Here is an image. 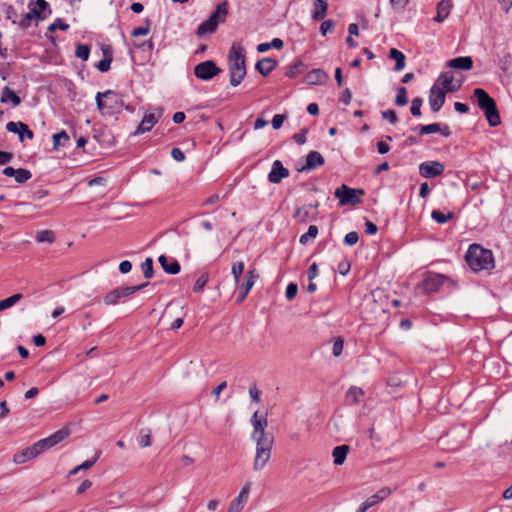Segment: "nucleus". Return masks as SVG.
<instances>
[{
  "instance_id": "nucleus-1",
  "label": "nucleus",
  "mask_w": 512,
  "mask_h": 512,
  "mask_svg": "<svg viewBox=\"0 0 512 512\" xmlns=\"http://www.w3.org/2000/svg\"><path fill=\"white\" fill-rule=\"evenodd\" d=\"M465 261L469 268L475 272L490 271L495 267L494 256L491 250L479 244H471L465 254Z\"/></svg>"
},
{
  "instance_id": "nucleus-2",
  "label": "nucleus",
  "mask_w": 512,
  "mask_h": 512,
  "mask_svg": "<svg viewBox=\"0 0 512 512\" xmlns=\"http://www.w3.org/2000/svg\"><path fill=\"white\" fill-rule=\"evenodd\" d=\"M478 107L484 112L486 120L491 127L501 123L495 100L482 88L473 91Z\"/></svg>"
},
{
  "instance_id": "nucleus-3",
  "label": "nucleus",
  "mask_w": 512,
  "mask_h": 512,
  "mask_svg": "<svg viewBox=\"0 0 512 512\" xmlns=\"http://www.w3.org/2000/svg\"><path fill=\"white\" fill-rule=\"evenodd\" d=\"M448 92V74L442 73L430 90L429 103L433 112H437L445 102Z\"/></svg>"
},
{
  "instance_id": "nucleus-4",
  "label": "nucleus",
  "mask_w": 512,
  "mask_h": 512,
  "mask_svg": "<svg viewBox=\"0 0 512 512\" xmlns=\"http://www.w3.org/2000/svg\"><path fill=\"white\" fill-rule=\"evenodd\" d=\"M96 104L102 114L118 112L120 107L123 106L119 95L112 90H107L103 93L98 92L96 95Z\"/></svg>"
},
{
  "instance_id": "nucleus-5",
  "label": "nucleus",
  "mask_w": 512,
  "mask_h": 512,
  "mask_svg": "<svg viewBox=\"0 0 512 512\" xmlns=\"http://www.w3.org/2000/svg\"><path fill=\"white\" fill-rule=\"evenodd\" d=\"M256 442V455L253 463L255 471H260L264 468L266 463L271 457V450L274 443V437L270 436L264 439L254 440Z\"/></svg>"
},
{
  "instance_id": "nucleus-6",
  "label": "nucleus",
  "mask_w": 512,
  "mask_h": 512,
  "mask_svg": "<svg viewBox=\"0 0 512 512\" xmlns=\"http://www.w3.org/2000/svg\"><path fill=\"white\" fill-rule=\"evenodd\" d=\"M147 285H148V283L135 285V286L117 287V288L109 291L104 296L103 301L107 306L116 305L120 301V299L128 297L137 291H140Z\"/></svg>"
},
{
  "instance_id": "nucleus-7",
  "label": "nucleus",
  "mask_w": 512,
  "mask_h": 512,
  "mask_svg": "<svg viewBox=\"0 0 512 512\" xmlns=\"http://www.w3.org/2000/svg\"><path fill=\"white\" fill-rule=\"evenodd\" d=\"M335 197L339 199L340 205H357L362 202L360 195H364V190L350 188L346 184H342L341 187L335 191Z\"/></svg>"
},
{
  "instance_id": "nucleus-8",
  "label": "nucleus",
  "mask_w": 512,
  "mask_h": 512,
  "mask_svg": "<svg viewBox=\"0 0 512 512\" xmlns=\"http://www.w3.org/2000/svg\"><path fill=\"white\" fill-rule=\"evenodd\" d=\"M221 69L217 67L213 60H206L197 64L194 68V74L201 80H211L214 76L218 75Z\"/></svg>"
},
{
  "instance_id": "nucleus-9",
  "label": "nucleus",
  "mask_w": 512,
  "mask_h": 512,
  "mask_svg": "<svg viewBox=\"0 0 512 512\" xmlns=\"http://www.w3.org/2000/svg\"><path fill=\"white\" fill-rule=\"evenodd\" d=\"M164 113L163 108H156L155 112H146L141 123L134 132L135 135L149 132L153 126L158 122Z\"/></svg>"
},
{
  "instance_id": "nucleus-10",
  "label": "nucleus",
  "mask_w": 512,
  "mask_h": 512,
  "mask_svg": "<svg viewBox=\"0 0 512 512\" xmlns=\"http://www.w3.org/2000/svg\"><path fill=\"white\" fill-rule=\"evenodd\" d=\"M70 434V430L68 428H62L49 437L39 440L37 442L38 447H40L41 451L44 452L47 449L52 448L53 446L57 445L61 441H63L65 438H67Z\"/></svg>"
},
{
  "instance_id": "nucleus-11",
  "label": "nucleus",
  "mask_w": 512,
  "mask_h": 512,
  "mask_svg": "<svg viewBox=\"0 0 512 512\" xmlns=\"http://www.w3.org/2000/svg\"><path fill=\"white\" fill-rule=\"evenodd\" d=\"M445 165L438 161H425L419 165V173L424 178H434L441 175Z\"/></svg>"
},
{
  "instance_id": "nucleus-12",
  "label": "nucleus",
  "mask_w": 512,
  "mask_h": 512,
  "mask_svg": "<svg viewBox=\"0 0 512 512\" xmlns=\"http://www.w3.org/2000/svg\"><path fill=\"white\" fill-rule=\"evenodd\" d=\"M446 276L443 274L427 273L421 283L422 290L429 294L435 292L445 282Z\"/></svg>"
},
{
  "instance_id": "nucleus-13",
  "label": "nucleus",
  "mask_w": 512,
  "mask_h": 512,
  "mask_svg": "<svg viewBox=\"0 0 512 512\" xmlns=\"http://www.w3.org/2000/svg\"><path fill=\"white\" fill-rule=\"evenodd\" d=\"M6 129L11 133H16L19 136V140L21 142L24 141L25 138L32 140L34 138V133L29 129L28 125L18 121V122H8L6 124Z\"/></svg>"
},
{
  "instance_id": "nucleus-14",
  "label": "nucleus",
  "mask_w": 512,
  "mask_h": 512,
  "mask_svg": "<svg viewBox=\"0 0 512 512\" xmlns=\"http://www.w3.org/2000/svg\"><path fill=\"white\" fill-rule=\"evenodd\" d=\"M288 176L289 170L283 166L280 160H275L272 164L271 171L268 174L269 182L272 184H278Z\"/></svg>"
},
{
  "instance_id": "nucleus-15",
  "label": "nucleus",
  "mask_w": 512,
  "mask_h": 512,
  "mask_svg": "<svg viewBox=\"0 0 512 512\" xmlns=\"http://www.w3.org/2000/svg\"><path fill=\"white\" fill-rule=\"evenodd\" d=\"M229 70H236L241 68H246L245 65V55L242 52L240 47H236L233 45L229 51Z\"/></svg>"
},
{
  "instance_id": "nucleus-16",
  "label": "nucleus",
  "mask_w": 512,
  "mask_h": 512,
  "mask_svg": "<svg viewBox=\"0 0 512 512\" xmlns=\"http://www.w3.org/2000/svg\"><path fill=\"white\" fill-rule=\"evenodd\" d=\"M41 453H42V451H41L40 447H38V444L36 442L34 445L17 452L13 457V461L16 464H23V463L35 458L36 456H38Z\"/></svg>"
},
{
  "instance_id": "nucleus-17",
  "label": "nucleus",
  "mask_w": 512,
  "mask_h": 512,
  "mask_svg": "<svg viewBox=\"0 0 512 512\" xmlns=\"http://www.w3.org/2000/svg\"><path fill=\"white\" fill-rule=\"evenodd\" d=\"M323 156L317 151H310L306 156V164L298 168L299 172L314 170L324 164Z\"/></svg>"
},
{
  "instance_id": "nucleus-18",
  "label": "nucleus",
  "mask_w": 512,
  "mask_h": 512,
  "mask_svg": "<svg viewBox=\"0 0 512 512\" xmlns=\"http://www.w3.org/2000/svg\"><path fill=\"white\" fill-rule=\"evenodd\" d=\"M103 59L98 62L96 67L100 72H107L110 69L113 60V51L110 45H102Z\"/></svg>"
},
{
  "instance_id": "nucleus-19",
  "label": "nucleus",
  "mask_w": 512,
  "mask_h": 512,
  "mask_svg": "<svg viewBox=\"0 0 512 512\" xmlns=\"http://www.w3.org/2000/svg\"><path fill=\"white\" fill-rule=\"evenodd\" d=\"M318 203L309 204L308 206L299 207L295 210L293 217L298 221L305 223L308 219L314 220L316 218V214H311L310 209H317Z\"/></svg>"
},
{
  "instance_id": "nucleus-20",
  "label": "nucleus",
  "mask_w": 512,
  "mask_h": 512,
  "mask_svg": "<svg viewBox=\"0 0 512 512\" xmlns=\"http://www.w3.org/2000/svg\"><path fill=\"white\" fill-rule=\"evenodd\" d=\"M473 67V60L470 56H460L450 59V69L469 71Z\"/></svg>"
},
{
  "instance_id": "nucleus-21",
  "label": "nucleus",
  "mask_w": 512,
  "mask_h": 512,
  "mask_svg": "<svg viewBox=\"0 0 512 512\" xmlns=\"http://www.w3.org/2000/svg\"><path fill=\"white\" fill-rule=\"evenodd\" d=\"M328 79L327 73L323 69H313L308 72L305 77V81L309 85H317L322 84Z\"/></svg>"
},
{
  "instance_id": "nucleus-22",
  "label": "nucleus",
  "mask_w": 512,
  "mask_h": 512,
  "mask_svg": "<svg viewBox=\"0 0 512 512\" xmlns=\"http://www.w3.org/2000/svg\"><path fill=\"white\" fill-rule=\"evenodd\" d=\"M158 260L166 273L175 275L180 272V264L177 260H169L165 255H160Z\"/></svg>"
},
{
  "instance_id": "nucleus-23",
  "label": "nucleus",
  "mask_w": 512,
  "mask_h": 512,
  "mask_svg": "<svg viewBox=\"0 0 512 512\" xmlns=\"http://www.w3.org/2000/svg\"><path fill=\"white\" fill-rule=\"evenodd\" d=\"M227 14H228V3H227V1H224L217 5L216 10L214 12H212V14L210 15V17L208 19L218 26L219 23H222L225 21Z\"/></svg>"
},
{
  "instance_id": "nucleus-24",
  "label": "nucleus",
  "mask_w": 512,
  "mask_h": 512,
  "mask_svg": "<svg viewBox=\"0 0 512 512\" xmlns=\"http://www.w3.org/2000/svg\"><path fill=\"white\" fill-rule=\"evenodd\" d=\"M277 66V61L272 58H263L256 63L255 68L262 76L270 74Z\"/></svg>"
},
{
  "instance_id": "nucleus-25",
  "label": "nucleus",
  "mask_w": 512,
  "mask_h": 512,
  "mask_svg": "<svg viewBox=\"0 0 512 512\" xmlns=\"http://www.w3.org/2000/svg\"><path fill=\"white\" fill-rule=\"evenodd\" d=\"M328 9V0H314L312 18L315 21L324 19Z\"/></svg>"
},
{
  "instance_id": "nucleus-26",
  "label": "nucleus",
  "mask_w": 512,
  "mask_h": 512,
  "mask_svg": "<svg viewBox=\"0 0 512 512\" xmlns=\"http://www.w3.org/2000/svg\"><path fill=\"white\" fill-rule=\"evenodd\" d=\"M251 424L253 426L252 434H256L261 430H266L268 426L266 415L259 414V412L256 411L251 418Z\"/></svg>"
},
{
  "instance_id": "nucleus-27",
  "label": "nucleus",
  "mask_w": 512,
  "mask_h": 512,
  "mask_svg": "<svg viewBox=\"0 0 512 512\" xmlns=\"http://www.w3.org/2000/svg\"><path fill=\"white\" fill-rule=\"evenodd\" d=\"M258 277L259 275L256 273L255 269L249 270L245 275L244 281L240 284V291L249 293Z\"/></svg>"
},
{
  "instance_id": "nucleus-28",
  "label": "nucleus",
  "mask_w": 512,
  "mask_h": 512,
  "mask_svg": "<svg viewBox=\"0 0 512 512\" xmlns=\"http://www.w3.org/2000/svg\"><path fill=\"white\" fill-rule=\"evenodd\" d=\"M391 489L388 487H383L379 491H377L374 495L367 498L365 501L371 507L378 504L379 502L386 499L391 494Z\"/></svg>"
},
{
  "instance_id": "nucleus-29",
  "label": "nucleus",
  "mask_w": 512,
  "mask_h": 512,
  "mask_svg": "<svg viewBox=\"0 0 512 512\" xmlns=\"http://www.w3.org/2000/svg\"><path fill=\"white\" fill-rule=\"evenodd\" d=\"M364 392L359 387H351L346 393V402L349 405H355L361 401L363 398Z\"/></svg>"
},
{
  "instance_id": "nucleus-30",
  "label": "nucleus",
  "mask_w": 512,
  "mask_h": 512,
  "mask_svg": "<svg viewBox=\"0 0 512 512\" xmlns=\"http://www.w3.org/2000/svg\"><path fill=\"white\" fill-rule=\"evenodd\" d=\"M348 452H349V446H347V445L336 446L332 451L334 463L336 465H342L347 457Z\"/></svg>"
},
{
  "instance_id": "nucleus-31",
  "label": "nucleus",
  "mask_w": 512,
  "mask_h": 512,
  "mask_svg": "<svg viewBox=\"0 0 512 512\" xmlns=\"http://www.w3.org/2000/svg\"><path fill=\"white\" fill-rule=\"evenodd\" d=\"M0 101L1 103H7L10 101L14 107L21 103L20 97L7 86L2 90Z\"/></svg>"
},
{
  "instance_id": "nucleus-32",
  "label": "nucleus",
  "mask_w": 512,
  "mask_h": 512,
  "mask_svg": "<svg viewBox=\"0 0 512 512\" xmlns=\"http://www.w3.org/2000/svg\"><path fill=\"white\" fill-rule=\"evenodd\" d=\"M389 58L395 60V71H401L405 67V55L397 50L396 48H392L389 52Z\"/></svg>"
},
{
  "instance_id": "nucleus-33",
  "label": "nucleus",
  "mask_w": 512,
  "mask_h": 512,
  "mask_svg": "<svg viewBox=\"0 0 512 512\" xmlns=\"http://www.w3.org/2000/svg\"><path fill=\"white\" fill-rule=\"evenodd\" d=\"M216 29L217 25L209 19H207L198 26L196 34L197 36L202 37L206 34H211L215 32Z\"/></svg>"
},
{
  "instance_id": "nucleus-34",
  "label": "nucleus",
  "mask_w": 512,
  "mask_h": 512,
  "mask_svg": "<svg viewBox=\"0 0 512 512\" xmlns=\"http://www.w3.org/2000/svg\"><path fill=\"white\" fill-rule=\"evenodd\" d=\"M52 138L54 150H58L61 146H65L70 141V137L65 131L54 134Z\"/></svg>"
},
{
  "instance_id": "nucleus-35",
  "label": "nucleus",
  "mask_w": 512,
  "mask_h": 512,
  "mask_svg": "<svg viewBox=\"0 0 512 512\" xmlns=\"http://www.w3.org/2000/svg\"><path fill=\"white\" fill-rule=\"evenodd\" d=\"M465 80V76L458 72H450V93L457 91Z\"/></svg>"
},
{
  "instance_id": "nucleus-36",
  "label": "nucleus",
  "mask_w": 512,
  "mask_h": 512,
  "mask_svg": "<svg viewBox=\"0 0 512 512\" xmlns=\"http://www.w3.org/2000/svg\"><path fill=\"white\" fill-rule=\"evenodd\" d=\"M230 71V84L231 86H238L246 75V68L229 70Z\"/></svg>"
},
{
  "instance_id": "nucleus-37",
  "label": "nucleus",
  "mask_w": 512,
  "mask_h": 512,
  "mask_svg": "<svg viewBox=\"0 0 512 512\" xmlns=\"http://www.w3.org/2000/svg\"><path fill=\"white\" fill-rule=\"evenodd\" d=\"M448 17V0H442L437 5V15L434 20L436 22H442Z\"/></svg>"
},
{
  "instance_id": "nucleus-38",
  "label": "nucleus",
  "mask_w": 512,
  "mask_h": 512,
  "mask_svg": "<svg viewBox=\"0 0 512 512\" xmlns=\"http://www.w3.org/2000/svg\"><path fill=\"white\" fill-rule=\"evenodd\" d=\"M22 297H23V295L21 293H17L8 298L1 300L0 301V312L15 305L20 299H22Z\"/></svg>"
},
{
  "instance_id": "nucleus-39",
  "label": "nucleus",
  "mask_w": 512,
  "mask_h": 512,
  "mask_svg": "<svg viewBox=\"0 0 512 512\" xmlns=\"http://www.w3.org/2000/svg\"><path fill=\"white\" fill-rule=\"evenodd\" d=\"M100 455V452L96 454V456L93 459L84 461L81 465L76 466L69 472V476L77 474L81 470H87L90 469L98 460V457Z\"/></svg>"
},
{
  "instance_id": "nucleus-40",
  "label": "nucleus",
  "mask_w": 512,
  "mask_h": 512,
  "mask_svg": "<svg viewBox=\"0 0 512 512\" xmlns=\"http://www.w3.org/2000/svg\"><path fill=\"white\" fill-rule=\"evenodd\" d=\"M418 128H419L420 135L432 134V133L442 131L441 124H439V123H433V124H429V125H421L414 129L416 130Z\"/></svg>"
},
{
  "instance_id": "nucleus-41",
  "label": "nucleus",
  "mask_w": 512,
  "mask_h": 512,
  "mask_svg": "<svg viewBox=\"0 0 512 512\" xmlns=\"http://www.w3.org/2000/svg\"><path fill=\"white\" fill-rule=\"evenodd\" d=\"M303 68H304V63L302 61H297L287 68V71L285 74L289 78H294L303 71Z\"/></svg>"
},
{
  "instance_id": "nucleus-42",
  "label": "nucleus",
  "mask_w": 512,
  "mask_h": 512,
  "mask_svg": "<svg viewBox=\"0 0 512 512\" xmlns=\"http://www.w3.org/2000/svg\"><path fill=\"white\" fill-rule=\"evenodd\" d=\"M31 177H32L31 172L24 168L16 169V172L14 175L15 181L19 184L25 183L26 181L31 179Z\"/></svg>"
},
{
  "instance_id": "nucleus-43",
  "label": "nucleus",
  "mask_w": 512,
  "mask_h": 512,
  "mask_svg": "<svg viewBox=\"0 0 512 512\" xmlns=\"http://www.w3.org/2000/svg\"><path fill=\"white\" fill-rule=\"evenodd\" d=\"M54 240H55L54 232L51 230H43V231H40L36 235V241L39 243H44V242L52 243V242H54Z\"/></svg>"
},
{
  "instance_id": "nucleus-44",
  "label": "nucleus",
  "mask_w": 512,
  "mask_h": 512,
  "mask_svg": "<svg viewBox=\"0 0 512 512\" xmlns=\"http://www.w3.org/2000/svg\"><path fill=\"white\" fill-rule=\"evenodd\" d=\"M152 437L151 431L149 429H142L140 431L139 445L141 448H146L151 446Z\"/></svg>"
},
{
  "instance_id": "nucleus-45",
  "label": "nucleus",
  "mask_w": 512,
  "mask_h": 512,
  "mask_svg": "<svg viewBox=\"0 0 512 512\" xmlns=\"http://www.w3.org/2000/svg\"><path fill=\"white\" fill-rule=\"evenodd\" d=\"M89 54H90L89 45L81 44V43L77 44L76 51H75V56L77 58H80L83 61H86L89 58Z\"/></svg>"
},
{
  "instance_id": "nucleus-46",
  "label": "nucleus",
  "mask_w": 512,
  "mask_h": 512,
  "mask_svg": "<svg viewBox=\"0 0 512 512\" xmlns=\"http://www.w3.org/2000/svg\"><path fill=\"white\" fill-rule=\"evenodd\" d=\"M317 234H318L317 226L310 225L308 228V231L305 234L301 235L299 242L301 244L305 245L309 241V239L316 238Z\"/></svg>"
},
{
  "instance_id": "nucleus-47",
  "label": "nucleus",
  "mask_w": 512,
  "mask_h": 512,
  "mask_svg": "<svg viewBox=\"0 0 512 512\" xmlns=\"http://www.w3.org/2000/svg\"><path fill=\"white\" fill-rule=\"evenodd\" d=\"M408 103L407 91L405 87H399L397 89V95L395 98V104L398 106H404Z\"/></svg>"
},
{
  "instance_id": "nucleus-48",
  "label": "nucleus",
  "mask_w": 512,
  "mask_h": 512,
  "mask_svg": "<svg viewBox=\"0 0 512 512\" xmlns=\"http://www.w3.org/2000/svg\"><path fill=\"white\" fill-rule=\"evenodd\" d=\"M251 486H252L251 482L245 483V485L243 486L239 495L235 499L237 501H239L240 503H242L243 505H245L248 500V497H249Z\"/></svg>"
},
{
  "instance_id": "nucleus-49",
  "label": "nucleus",
  "mask_w": 512,
  "mask_h": 512,
  "mask_svg": "<svg viewBox=\"0 0 512 512\" xmlns=\"http://www.w3.org/2000/svg\"><path fill=\"white\" fill-rule=\"evenodd\" d=\"M143 274L146 279H150L153 276V260L151 258H146L142 263Z\"/></svg>"
},
{
  "instance_id": "nucleus-50",
  "label": "nucleus",
  "mask_w": 512,
  "mask_h": 512,
  "mask_svg": "<svg viewBox=\"0 0 512 512\" xmlns=\"http://www.w3.org/2000/svg\"><path fill=\"white\" fill-rule=\"evenodd\" d=\"M244 271V262L239 261L233 264L232 266V275L234 277V281L236 284L239 283L240 276L242 275Z\"/></svg>"
},
{
  "instance_id": "nucleus-51",
  "label": "nucleus",
  "mask_w": 512,
  "mask_h": 512,
  "mask_svg": "<svg viewBox=\"0 0 512 512\" xmlns=\"http://www.w3.org/2000/svg\"><path fill=\"white\" fill-rule=\"evenodd\" d=\"M209 280L208 274L203 273L195 282L193 290L201 292Z\"/></svg>"
},
{
  "instance_id": "nucleus-52",
  "label": "nucleus",
  "mask_w": 512,
  "mask_h": 512,
  "mask_svg": "<svg viewBox=\"0 0 512 512\" xmlns=\"http://www.w3.org/2000/svg\"><path fill=\"white\" fill-rule=\"evenodd\" d=\"M423 101L421 98L416 97L412 100L410 112L413 116H420L421 115V105Z\"/></svg>"
},
{
  "instance_id": "nucleus-53",
  "label": "nucleus",
  "mask_w": 512,
  "mask_h": 512,
  "mask_svg": "<svg viewBox=\"0 0 512 512\" xmlns=\"http://www.w3.org/2000/svg\"><path fill=\"white\" fill-rule=\"evenodd\" d=\"M33 8L40 14H44L46 10H48L49 14L51 13L49 3L46 0H36Z\"/></svg>"
},
{
  "instance_id": "nucleus-54",
  "label": "nucleus",
  "mask_w": 512,
  "mask_h": 512,
  "mask_svg": "<svg viewBox=\"0 0 512 512\" xmlns=\"http://www.w3.org/2000/svg\"><path fill=\"white\" fill-rule=\"evenodd\" d=\"M359 240V235L357 232L355 231H352V232H349L345 235L344 237V243L348 246H353L355 245Z\"/></svg>"
},
{
  "instance_id": "nucleus-55",
  "label": "nucleus",
  "mask_w": 512,
  "mask_h": 512,
  "mask_svg": "<svg viewBox=\"0 0 512 512\" xmlns=\"http://www.w3.org/2000/svg\"><path fill=\"white\" fill-rule=\"evenodd\" d=\"M149 31H150V21L147 20L145 27H136V28L133 29L131 34L134 37H138V36L147 35L149 33Z\"/></svg>"
},
{
  "instance_id": "nucleus-56",
  "label": "nucleus",
  "mask_w": 512,
  "mask_h": 512,
  "mask_svg": "<svg viewBox=\"0 0 512 512\" xmlns=\"http://www.w3.org/2000/svg\"><path fill=\"white\" fill-rule=\"evenodd\" d=\"M298 292V286L296 283H289L286 288L285 296L288 300L294 299V297L297 295Z\"/></svg>"
},
{
  "instance_id": "nucleus-57",
  "label": "nucleus",
  "mask_w": 512,
  "mask_h": 512,
  "mask_svg": "<svg viewBox=\"0 0 512 512\" xmlns=\"http://www.w3.org/2000/svg\"><path fill=\"white\" fill-rule=\"evenodd\" d=\"M69 28V25L67 23H64L60 18L56 19V21L54 23H52L48 30L51 31V32H54L56 29H61V30H68Z\"/></svg>"
},
{
  "instance_id": "nucleus-58",
  "label": "nucleus",
  "mask_w": 512,
  "mask_h": 512,
  "mask_svg": "<svg viewBox=\"0 0 512 512\" xmlns=\"http://www.w3.org/2000/svg\"><path fill=\"white\" fill-rule=\"evenodd\" d=\"M431 217L433 220L441 224L446 223L448 221V215H445L439 210H433L431 213Z\"/></svg>"
},
{
  "instance_id": "nucleus-59",
  "label": "nucleus",
  "mask_w": 512,
  "mask_h": 512,
  "mask_svg": "<svg viewBox=\"0 0 512 512\" xmlns=\"http://www.w3.org/2000/svg\"><path fill=\"white\" fill-rule=\"evenodd\" d=\"M334 26H335V22L333 20H325V21H323L321 26H320L321 34L324 36L328 32H331L332 29L334 28Z\"/></svg>"
},
{
  "instance_id": "nucleus-60",
  "label": "nucleus",
  "mask_w": 512,
  "mask_h": 512,
  "mask_svg": "<svg viewBox=\"0 0 512 512\" xmlns=\"http://www.w3.org/2000/svg\"><path fill=\"white\" fill-rule=\"evenodd\" d=\"M342 351H343V340L341 338H338L335 340V342L333 344L332 352L335 357H338L341 355Z\"/></svg>"
},
{
  "instance_id": "nucleus-61",
  "label": "nucleus",
  "mask_w": 512,
  "mask_h": 512,
  "mask_svg": "<svg viewBox=\"0 0 512 512\" xmlns=\"http://www.w3.org/2000/svg\"><path fill=\"white\" fill-rule=\"evenodd\" d=\"M383 119L388 120L391 124H395L397 122V115L394 110H386L382 112Z\"/></svg>"
},
{
  "instance_id": "nucleus-62",
  "label": "nucleus",
  "mask_w": 512,
  "mask_h": 512,
  "mask_svg": "<svg viewBox=\"0 0 512 512\" xmlns=\"http://www.w3.org/2000/svg\"><path fill=\"white\" fill-rule=\"evenodd\" d=\"M171 156L178 162H182L185 160V154L180 148H173L171 151Z\"/></svg>"
},
{
  "instance_id": "nucleus-63",
  "label": "nucleus",
  "mask_w": 512,
  "mask_h": 512,
  "mask_svg": "<svg viewBox=\"0 0 512 512\" xmlns=\"http://www.w3.org/2000/svg\"><path fill=\"white\" fill-rule=\"evenodd\" d=\"M284 119V115L276 114L272 119V127L276 130L280 129L283 125Z\"/></svg>"
},
{
  "instance_id": "nucleus-64",
  "label": "nucleus",
  "mask_w": 512,
  "mask_h": 512,
  "mask_svg": "<svg viewBox=\"0 0 512 512\" xmlns=\"http://www.w3.org/2000/svg\"><path fill=\"white\" fill-rule=\"evenodd\" d=\"M245 505L234 499L227 512H241V510L244 508Z\"/></svg>"
}]
</instances>
